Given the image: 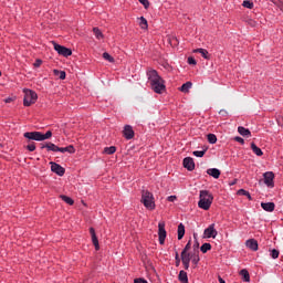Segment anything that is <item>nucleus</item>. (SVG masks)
Here are the masks:
<instances>
[{"mask_svg": "<svg viewBox=\"0 0 283 283\" xmlns=\"http://www.w3.org/2000/svg\"><path fill=\"white\" fill-rule=\"evenodd\" d=\"M27 149H28L29 151H34V150L36 149V145H35L34 143H31V144H29V145L27 146Z\"/></svg>", "mask_w": 283, "mask_h": 283, "instance_id": "45", "label": "nucleus"}, {"mask_svg": "<svg viewBox=\"0 0 283 283\" xmlns=\"http://www.w3.org/2000/svg\"><path fill=\"white\" fill-rule=\"evenodd\" d=\"M123 136L126 140H132L134 136H136L134 127H132V125H125L123 129Z\"/></svg>", "mask_w": 283, "mask_h": 283, "instance_id": "8", "label": "nucleus"}, {"mask_svg": "<svg viewBox=\"0 0 283 283\" xmlns=\"http://www.w3.org/2000/svg\"><path fill=\"white\" fill-rule=\"evenodd\" d=\"M179 282L181 283H189V276L187 275V272L185 270H181L179 272Z\"/></svg>", "mask_w": 283, "mask_h": 283, "instance_id": "23", "label": "nucleus"}, {"mask_svg": "<svg viewBox=\"0 0 283 283\" xmlns=\"http://www.w3.org/2000/svg\"><path fill=\"white\" fill-rule=\"evenodd\" d=\"M57 151H60L61 154H65L66 153L65 147H59Z\"/></svg>", "mask_w": 283, "mask_h": 283, "instance_id": "50", "label": "nucleus"}, {"mask_svg": "<svg viewBox=\"0 0 283 283\" xmlns=\"http://www.w3.org/2000/svg\"><path fill=\"white\" fill-rule=\"evenodd\" d=\"M61 199L63 200V202H66V205H70V206L74 205V199L70 198V197H67L65 195H62Z\"/></svg>", "mask_w": 283, "mask_h": 283, "instance_id": "35", "label": "nucleus"}, {"mask_svg": "<svg viewBox=\"0 0 283 283\" xmlns=\"http://www.w3.org/2000/svg\"><path fill=\"white\" fill-rule=\"evenodd\" d=\"M190 262L193 264V269H196V266H198L199 262H200V254L199 252H193L191 254V259H190Z\"/></svg>", "mask_w": 283, "mask_h": 283, "instance_id": "18", "label": "nucleus"}, {"mask_svg": "<svg viewBox=\"0 0 283 283\" xmlns=\"http://www.w3.org/2000/svg\"><path fill=\"white\" fill-rule=\"evenodd\" d=\"M261 208L263 211H268V213H273L275 211V203L274 202H262Z\"/></svg>", "mask_w": 283, "mask_h": 283, "instance_id": "16", "label": "nucleus"}, {"mask_svg": "<svg viewBox=\"0 0 283 283\" xmlns=\"http://www.w3.org/2000/svg\"><path fill=\"white\" fill-rule=\"evenodd\" d=\"M207 174H208V176H211L212 178H216V179L220 178V169H218V168H209L207 170Z\"/></svg>", "mask_w": 283, "mask_h": 283, "instance_id": "21", "label": "nucleus"}, {"mask_svg": "<svg viewBox=\"0 0 283 283\" xmlns=\"http://www.w3.org/2000/svg\"><path fill=\"white\" fill-rule=\"evenodd\" d=\"M176 199H177L176 196H169V197L167 198L168 202H175Z\"/></svg>", "mask_w": 283, "mask_h": 283, "instance_id": "49", "label": "nucleus"}, {"mask_svg": "<svg viewBox=\"0 0 283 283\" xmlns=\"http://www.w3.org/2000/svg\"><path fill=\"white\" fill-rule=\"evenodd\" d=\"M201 253H207V251H211V243H203L200 248Z\"/></svg>", "mask_w": 283, "mask_h": 283, "instance_id": "36", "label": "nucleus"}, {"mask_svg": "<svg viewBox=\"0 0 283 283\" xmlns=\"http://www.w3.org/2000/svg\"><path fill=\"white\" fill-rule=\"evenodd\" d=\"M251 149L255 156H264V153L262 151V148L258 147L255 143H251Z\"/></svg>", "mask_w": 283, "mask_h": 283, "instance_id": "22", "label": "nucleus"}, {"mask_svg": "<svg viewBox=\"0 0 283 283\" xmlns=\"http://www.w3.org/2000/svg\"><path fill=\"white\" fill-rule=\"evenodd\" d=\"M218 280H219V283H227V282L224 281V279H222L221 276H219Z\"/></svg>", "mask_w": 283, "mask_h": 283, "instance_id": "51", "label": "nucleus"}, {"mask_svg": "<svg viewBox=\"0 0 283 283\" xmlns=\"http://www.w3.org/2000/svg\"><path fill=\"white\" fill-rule=\"evenodd\" d=\"M235 143H240V145H244V138L237 136L234 137Z\"/></svg>", "mask_w": 283, "mask_h": 283, "instance_id": "46", "label": "nucleus"}, {"mask_svg": "<svg viewBox=\"0 0 283 283\" xmlns=\"http://www.w3.org/2000/svg\"><path fill=\"white\" fill-rule=\"evenodd\" d=\"M142 6H144L145 10L149 9V0H138Z\"/></svg>", "mask_w": 283, "mask_h": 283, "instance_id": "42", "label": "nucleus"}, {"mask_svg": "<svg viewBox=\"0 0 283 283\" xmlns=\"http://www.w3.org/2000/svg\"><path fill=\"white\" fill-rule=\"evenodd\" d=\"M90 234H91V238H92V243L95 247V251H99L101 245L98 243V237H96V230L94 228H90Z\"/></svg>", "mask_w": 283, "mask_h": 283, "instance_id": "14", "label": "nucleus"}, {"mask_svg": "<svg viewBox=\"0 0 283 283\" xmlns=\"http://www.w3.org/2000/svg\"><path fill=\"white\" fill-rule=\"evenodd\" d=\"M142 203L149 211H154V209H156V201L154 199V193H151L149 190H143L142 191Z\"/></svg>", "mask_w": 283, "mask_h": 283, "instance_id": "3", "label": "nucleus"}, {"mask_svg": "<svg viewBox=\"0 0 283 283\" xmlns=\"http://www.w3.org/2000/svg\"><path fill=\"white\" fill-rule=\"evenodd\" d=\"M12 101V98L11 97H8L6 101H4V103H10Z\"/></svg>", "mask_w": 283, "mask_h": 283, "instance_id": "52", "label": "nucleus"}, {"mask_svg": "<svg viewBox=\"0 0 283 283\" xmlns=\"http://www.w3.org/2000/svg\"><path fill=\"white\" fill-rule=\"evenodd\" d=\"M263 178H264V185H266V187H270L271 189L275 187V182L273 181L275 180V174H273V171L264 172Z\"/></svg>", "mask_w": 283, "mask_h": 283, "instance_id": "5", "label": "nucleus"}, {"mask_svg": "<svg viewBox=\"0 0 283 283\" xmlns=\"http://www.w3.org/2000/svg\"><path fill=\"white\" fill-rule=\"evenodd\" d=\"M103 59H104L105 61H108V63H114V57L111 56V54L107 53V52H104V53H103Z\"/></svg>", "mask_w": 283, "mask_h": 283, "instance_id": "39", "label": "nucleus"}, {"mask_svg": "<svg viewBox=\"0 0 283 283\" xmlns=\"http://www.w3.org/2000/svg\"><path fill=\"white\" fill-rule=\"evenodd\" d=\"M207 149L208 148H205L203 150H195L192 155L196 156V158H202L205 154H207Z\"/></svg>", "mask_w": 283, "mask_h": 283, "instance_id": "34", "label": "nucleus"}, {"mask_svg": "<svg viewBox=\"0 0 283 283\" xmlns=\"http://www.w3.org/2000/svg\"><path fill=\"white\" fill-rule=\"evenodd\" d=\"M54 50L60 54V56H72V49H67L61 44L54 43Z\"/></svg>", "mask_w": 283, "mask_h": 283, "instance_id": "6", "label": "nucleus"}, {"mask_svg": "<svg viewBox=\"0 0 283 283\" xmlns=\"http://www.w3.org/2000/svg\"><path fill=\"white\" fill-rule=\"evenodd\" d=\"M185 238V224L179 223L178 226V240H182Z\"/></svg>", "mask_w": 283, "mask_h": 283, "instance_id": "28", "label": "nucleus"}, {"mask_svg": "<svg viewBox=\"0 0 283 283\" xmlns=\"http://www.w3.org/2000/svg\"><path fill=\"white\" fill-rule=\"evenodd\" d=\"M51 171L57 176H65V168L54 161H51Z\"/></svg>", "mask_w": 283, "mask_h": 283, "instance_id": "11", "label": "nucleus"}, {"mask_svg": "<svg viewBox=\"0 0 283 283\" xmlns=\"http://www.w3.org/2000/svg\"><path fill=\"white\" fill-rule=\"evenodd\" d=\"M139 27L142 28V30H147V28H149V24L147 23V19H145V17L139 18Z\"/></svg>", "mask_w": 283, "mask_h": 283, "instance_id": "30", "label": "nucleus"}, {"mask_svg": "<svg viewBox=\"0 0 283 283\" xmlns=\"http://www.w3.org/2000/svg\"><path fill=\"white\" fill-rule=\"evenodd\" d=\"M53 72H54L55 76H59V78L61 81H65V76H66L65 71L54 70Z\"/></svg>", "mask_w": 283, "mask_h": 283, "instance_id": "33", "label": "nucleus"}, {"mask_svg": "<svg viewBox=\"0 0 283 283\" xmlns=\"http://www.w3.org/2000/svg\"><path fill=\"white\" fill-rule=\"evenodd\" d=\"M104 154H107V156H112V154H116V147L115 146L105 147Z\"/></svg>", "mask_w": 283, "mask_h": 283, "instance_id": "32", "label": "nucleus"}, {"mask_svg": "<svg viewBox=\"0 0 283 283\" xmlns=\"http://www.w3.org/2000/svg\"><path fill=\"white\" fill-rule=\"evenodd\" d=\"M42 64H43L42 60H36L33 65L34 67H41Z\"/></svg>", "mask_w": 283, "mask_h": 283, "instance_id": "47", "label": "nucleus"}, {"mask_svg": "<svg viewBox=\"0 0 283 283\" xmlns=\"http://www.w3.org/2000/svg\"><path fill=\"white\" fill-rule=\"evenodd\" d=\"M243 8H247L248 10H253L255 8V4L251 0H244L242 2Z\"/></svg>", "mask_w": 283, "mask_h": 283, "instance_id": "29", "label": "nucleus"}, {"mask_svg": "<svg viewBox=\"0 0 283 283\" xmlns=\"http://www.w3.org/2000/svg\"><path fill=\"white\" fill-rule=\"evenodd\" d=\"M211 205H213V193L209 190H200L199 191V209H203V211H209L211 209Z\"/></svg>", "mask_w": 283, "mask_h": 283, "instance_id": "2", "label": "nucleus"}, {"mask_svg": "<svg viewBox=\"0 0 283 283\" xmlns=\"http://www.w3.org/2000/svg\"><path fill=\"white\" fill-rule=\"evenodd\" d=\"M270 255H271L272 260H277L280 258V251L276 249H273V250H271Z\"/></svg>", "mask_w": 283, "mask_h": 283, "instance_id": "38", "label": "nucleus"}, {"mask_svg": "<svg viewBox=\"0 0 283 283\" xmlns=\"http://www.w3.org/2000/svg\"><path fill=\"white\" fill-rule=\"evenodd\" d=\"M41 149H46L48 151H59V146H56L52 142H49L46 144H42Z\"/></svg>", "mask_w": 283, "mask_h": 283, "instance_id": "17", "label": "nucleus"}, {"mask_svg": "<svg viewBox=\"0 0 283 283\" xmlns=\"http://www.w3.org/2000/svg\"><path fill=\"white\" fill-rule=\"evenodd\" d=\"M147 77H148V83L155 92V94H163L165 92L166 86H165V80L158 74V71L156 70H149L147 71Z\"/></svg>", "mask_w": 283, "mask_h": 283, "instance_id": "1", "label": "nucleus"}, {"mask_svg": "<svg viewBox=\"0 0 283 283\" xmlns=\"http://www.w3.org/2000/svg\"><path fill=\"white\" fill-rule=\"evenodd\" d=\"M158 238L159 244H165V240L167 239V230H165V221H160L158 223Z\"/></svg>", "mask_w": 283, "mask_h": 283, "instance_id": "7", "label": "nucleus"}, {"mask_svg": "<svg viewBox=\"0 0 283 283\" xmlns=\"http://www.w3.org/2000/svg\"><path fill=\"white\" fill-rule=\"evenodd\" d=\"M190 249H191V240L188 241V243L185 245V248L181 252L189 253Z\"/></svg>", "mask_w": 283, "mask_h": 283, "instance_id": "44", "label": "nucleus"}, {"mask_svg": "<svg viewBox=\"0 0 283 283\" xmlns=\"http://www.w3.org/2000/svg\"><path fill=\"white\" fill-rule=\"evenodd\" d=\"M191 255L192 254L189 252H181V262L186 271H189V264H191Z\"/></svg>", "mask_w": 283, "mask_h": 283, "instance_id": "10", "label": "nucleus"}, {"mask_svg": "<svg viewBox=\"0 0 283 283\" xmlns=\"http://www.w3.org/2000/svg\"><path fill=\"white\" fill-rule=\"evenodd\" d=\"M192 85L193 84L191 82L184 83L180 87V92H184L185 94H187V92H189V90H191Z\"/></svg>", "mask_w": 283, "mask_h": 283, "instance_id": "25", "label": "nucleus"}, {"mask_svg": "<svg viewBox=\"0 0 283 283\" xmlns=\"http://www.w3.org/2000/svg\"><path fill=\"white\" fill-rule=\"evenodd\" d=\"M24 98H23V105L24 107H30L31 105H34L36 101L39 99V95L36 92L30 90V88H24Z\"/></svg>", "mask_w": 283, "mask_h": 283, "instance_id": "4", "label": "nucleus"}, {"mask_svg": "<svg viewBox=\"0 0 283 283\" xmlns=\"http://www.w3.org/2000/svg\"><path fill=\"white\" fill-rule=\"evenodd\" d=\"M134 283H148L145 279H135Z\"/></svg>", "mask_w": 283, "mask_h": 283, "instance_id": "48", "label": "nucleus"}, {"mask_svg": "<svg viewBox=\"0 0 283 283\" xmlns=\"http://www.w3.org/2000/svg\"><path fill=\"white\" fill-rule=\"evenodd\" d=\"M52 138V132L51 130H48L45 134L41 133V140H48Z\"/></svg>", "mask_w": 283, "mask_h": 283, "instance_id": "37", "label": "nucleus"}, {"mask_svg": "<svg viewBox=\"0 0 283 283\" xmlns=\"http://www.w3.org/2000/svg\"><path fill=\"white\" fill-rule=\"evenodd\" d=\"M245 247L248 249H250V251H258V249H259L258 240H255V239L247 240L245 241Z\"/></svg>", "mask_w": 283, "mask_h": 283, "instance_id": "15", "label": "nucleus"}, {"mask_svg": "<svg viewBox=\"0 0 283 283\" xmlns=\"http://www.w3.org/2000/svg\"><path fill=\"white\" fill-rule=\"evenodd\" d=\"M184 167L188 171H193V169H196V163L193 161V158L191 157L184 158Z\"/></svg>", "mask_w": 283, "mask_h": 283, "instance_id": "13", "label": "nucleus"}, {"mask_svg": "<svg viewBox=\"0 0 283 283\" xmlns=\"http://www.w3.org/2000/svg\"><path fill=\"white\" fill-rule=\"evenodd\" d=\"M238 133L240 136H247L248 138L251 136V130H249V128H244L243 126L238 127Z\"/></svg>", "mask_w": 283, "mask_h": 283, "instance_id": "24", "label": "nucleus"}, {"mask_svg": "<svg viewBox=\"0 0 283 283\" xmlns=\"http://www.w3.org/2000/svg\"><path fill=\"white\" fill-rule=\"evenodd\" d=\"M24 138L29 140H38L39 143L42 142L41 139V132H27L23 134Z\"/></svg>", "mask_w": 283, "mask_h": 283, "instance_id": "12", "label": "nucleus"}, {"mask_svg": "<svg viewBox=\"0 0 283 283\" xmlns=\"http://www.w3.org/2000/svg\"><path fill=\"white\" fill-rule=\"evenodd\" d=\"M203 234L206 238H212L216 240L218 237V230H216V223L210 224L205 231Z\"/></svg>", "mask_w": 283, "mask_h": 283, "instance_id": "9", "label": "nucleus"}, {"mask_svg": "<svg viewBox=\"0 0 283 283\" xmlns=\"http://www.w3.org/2000/svg\"><path fill=\"white\" fill-rule=\"evenodd\" d=\"M65 150H66L67 154H75L76 153V149L72 145L66 146Z\"/></svg>", "mask_w": 283, "mask_h": 283, "instance_id": "40", "label": "nucleus"}, {"mask_svg": "<svg viewBox=\"0 0 283 283\" xmlns=\"http://www.w3.org/2000/svg\"><path fill=\"white\" fill-rule=\"evenodd\" d=\"M237 196H247L248 200H253L251 192L247 191L245 189H239Z\"/></svg>", "mask_w": 283, "mask_h": 283, "instance_id": "27", "label": "nucleus"}, {"mask_svg": "<svg viewBox=\"0 0 283 283\" xmlns=\"http://www.w3.org/2000/svg\"><path fill=\"white\" fill-rule=\"evenodd\" d=\"M208 143H210V145H216L218 143L216 134H208Z\"/></svg>", "mask_w": 283, "mask_h": 283, "instance_id": "31", "label": "nucleus"}, {"mask_svg": "<svg viewBox=\"0 0 283 283\" xmlns=\"http://www.w3.org/2000/svg\"><path fill=\"white\" fill-rule=\"evenodd\" d=\"M188 64L189 65H198V62L196 61V59L193 56H189L188 57Z\"/></svg>", "mask_w": 283, "mask_h": 283, "instance_id": "43", "label": "nucleus"}, {"mask_svg": "<svg viewBox=\"0 0 283 283\" xmlns=\"http://www.w3.org/2000/svg\"><path fill=\"white\" fill-rule=\"evenodd\" d=\"M175 264L180 266V254H178V251L175 252Z\"/></svg>", "mask_w": 283, "mask_h": 283, "instance_id": "41", "label": "nucleus"}, {"mask_svg": "<svg viewBox=\"0 0 283 283\" xmlns=\"http://www.w3.org/2000/svg\"><path fill=\"white\" fill-rule=\"evenodd\" d=\"M93 34L95 35L96 39H98V41H101V39H104L105 35H103V32L101 31V29H98L97 27L93 28Z\"/></svg>", "mask_w": 283, "mask_h": 283, "instance_id": "26", "label": "nucleus"}, {"mask_svg": "<svg viewBox=\"0 0 283 283\" xmlns=\"http://www.w3.org/2000/svg\"><path fill=\"white\" fill-rule=\"evenodd\" d=\"M239 275H241L243 282H251V274H249V270L242 269L239 272Z\"/></svg>", "mask_w": 283, "mask_h": 283, "instance_id": "19", "label": "nucleus"}, {"mask_svg": "<svg viewBox=\"0 0 283 283\" xmlns=\"http://www.w3.org/2000/svg\"><path fill=\"white\" fill-rule=\"evenodd\" d=\"M1 74H2V73H1V71H0V76H1Z\"/></svg>", "mask_w": 283, "mask_h": 283, "instance_id": "53", "label": "nucleus"}, {"mask_svg": "<svg viewBox=\"0 0 283 283\" xmlns=\"http://www.w3.org/2000/svg\"><path fill=\"white\" fill-rule=\"evenodd\" d=\"M195 54H201V56L203 59H206L207 61H209V51H207V49H195L193 50Z\"/></svg>", "mask_w": 283, "mask_h": 283, "instance_id": "20", "label": "nucleus"}]
</instances>
